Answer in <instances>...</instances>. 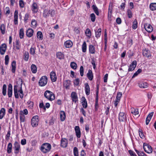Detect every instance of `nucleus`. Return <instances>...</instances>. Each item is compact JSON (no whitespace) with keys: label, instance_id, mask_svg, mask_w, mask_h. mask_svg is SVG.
Returning <instances> with one entry per match:
<instances>
[{"label":"nucleus","instance_id":"6ab92c4d","mask_svg":"<svg viewBox=\"0 0 156 156\" xmlns=\"http://www.w3.org/2000/svg\"><path fill=\"white\" fill-rule=\"evenodd\" d=\"M33 30L31 28H29L26 31V35L28 37H31L33 36Z\"/></svg>","mask_w":156,"mask_h":156},{"label":"nucleus","instance_id":"a18cd8bd","mask_svg":"<svg viewBox=\"0 0 156 156\" xmlns=\"http://www.w3.org/2000/svg\"><path fill=\"white\" fill-rule=\"evenodd\" d=\"M87 49V44L85 41L84 42L82 45V50L83 52H86Z\"/></svg>","mask_w":156,"mask_h":156},{"label":"nucleus","instance_id":"6e6552de","mask_svg":"<svg viewBox=\"0 0 156 156\" xmlns=\"http://www.w3.org/2000/svg\"><path fill=\"white\" fill-rule=\"evenodd\" d=\"M126 115L124 113L120 112L119 113V119L120 121H124L126 120Z\"/></svg>","mask_w":156,"mask_h":156},{"label":"nucleus","instance_id":"bf43d9fd","mask_svg":"<svg viewBox=\"0 0 156 156\" xmlns=\"http://www.w3.org/2000/svg\"><path fill=\"white\" fill-rule=\"evenodd\" d=\"M122 96V93L121 92H119L118 93L116 96V100L119 101Z\"/></svg>","mask_w":156,"mask_h":156},{"label":"nucleus","instance_id":"20e7f679","mask_svg":"<svg viewBox=\"0 0 156 156\" xmlns=\"http://www.w3.org/2000/svg\"><path fill=\"white\" fill-rule=\"evenodd\" d=\"M39 121V117L38 115L33 116L31 120V125L33 127H36L38 125Z\"/></svg>","mask_w":156,"mask_h":156},{"label":"nucleus","instance_id":"72a5a7b5","mask_svg":"<svg viewBox=\"0 0 156 156\" xmlns=\"http://www.w3.org/2000/svg\"><path fill=\"white\" fill-rule=\"evenodd\" d=\"M31 69L33 73H36L37 71L36 66L35 65L32 64L31 66Z\"/></svg>","mask_w":156,"mask_h":156},{"label":"nucleus","instance_id":"1a4fd4ad","mask_svg":"<svg viewBox=\"0 0 156 156\" xmlns=\"http://www.w3.org/2000/svg\"><path fill=\"white\" fill-rule=\"evenodd\" d=\"M145 30L148 32L150 33L153 30V28L152 26L147 23H145L144 25Z\"/></svg>","mask_w":156,"mask_h":156},{"label":"nucleus","instance_id":"423d86ee","mask_svg":"<svg viewBox=\"0 0 156 156\" xmlns=\"http://www.w3.org/2000/svg\"><path fill=\"white\" fill-rule=\"evenodd\" d=\"M13 148L15 150L14 153L15 154H18L19 152V151L20 149V145L19 143L16 141L14 144Z\"/></svg>","mask_w":156,"mask_h":156},{"label":"nucleus","instance_id":"0eeeda50","mask_svg":"<svg viewBox=\"0 0 156 156\" xmlns=\"http://www.w3.org/2000/svg\"><path fill=\"white\" fill-rule=\"evenodd\" d=\"M6 48L7 45L5 44L4 43L2 44L0 47V54L2 55H4L6 51Z\"/></svg>","mask_w":156,"mask_h":156},{"label":"nucleus","instance_id":"0e129e2a","mask_svg":"<svg viewBox=\"0 0 156 156\" xmlns=\"http://www.w3.org/2000/svg\"><path fill=\"white\" fill-rule=\"evenodd\" d=\"M136 153L137 154L138 156H146L145 154L143 152H139L137 150H136Z\"/></svg>","mask_w":156,"mask_h":156},{"label":"nucleus","instance_id":"c756f323","mask_svg":"<svg viewBox=\"0 0 156 156\" xmlns=\"http://www.w3.org/2000/svg\"><path fill=\"white\" fill-rule=\"evenodd\" d=\"M82 100L83 101L82 102V105L83 108H86L87 107V103L86 99L85 98L83 97H82Z\"/></svg>","mask_w":156,"mask_h":156},{"label":"nucleus","instance_id":"4d7b16f0","mask_svg":"<svg viewBox=\"0 0 156 156\" xmlns=\"http://www.w3.org/2000/svg\"><path fill=\"white\" fill-rule=\"evenodd\" d=\"M142 71V70L141 69H138V70H137L136 72L133 75L132 78H133L135 76H136L139 73H140Z\"/></svg>","mask_w":156,"mask_h":156},{"label":"nucleus","instance_id":"774afa93","mask_svg":"<svg viewBox=\"0 0 156 156\" xmlns=\"http://www.w3.org/2000/svg\"><path fill=\"white\" fill-rule=\"evenodd\" d=\"M80 80L78 78L75 79L73 82L74 85L78 86Z\"/></svg>","mask_w":156,"mask_h":156},{"label":"nucleus","instance_id":"79ce46f5","mask_svg":"<svg viewBox=\"0 0 156 156\" xmlns=\"http://www.w3.org/2000/svg\"><path fill=\"white\" fill-rule=\"evenodd\" d=\"M5 26L4 24H2L0 26V30L2 34H4L5 33Z\"/></svg>","mask_w":156,"mask_h":156},{"label":"nucleus","instance_id":"39448f33","mask_svg":"<svg viewBox=\"0 0 156 156\" xmlns=\"http://www.w3.org/2000/svg\"><path fill=\"white\" fill-rule=\"evenodd\" d=\"M143 148L144 151L148 153H151L152 152V149L151 146L148 144L144 143Z\"/></svg>","mask_w":156,"mask_h":156},{"label":"nucleus","instance_id":"5701e85b","mask_svg":"<svg viewBox=\"0 0 156 156\" xmlns=\"http://www.w3.org/2000/svg\"><path fill=\"white\" fill-rule=\"evenodd\" d=\"M131 113L135 115H138L139 113L138 109L132 107L130 109Z\"/></svg>","mask_w":156,"mask_h":156},{"label":"nucleus","instance_id":"7ed1b4c3","mask_svg":"<svg viewBox=\"0 0 156 156\" xmlns=\"http://www.w3.org/2000/svg\"><path fill=\"white\" fill-rule=\"evenodd\" d=\"M48 82V78L46 76H42L39 80L38 84L41 87L45 86L47 84Z\"/></svg>","mask_w":156,"mask_h":156},{"label":"nucleus","instance_id":"b1692460","mask_svg":"<svg viewBox=\"0 0 156 156\" xmlns=\"http://www.w3.org/2000/svg\"><path fill=\"white\" fill-rule=\"evenodd\" d=\"M56 57L59 59H62L64 58V54L61 52H57L56 55Z\"/></svg>","mask_w":156,"mask_h":156},{"label":"nucleus","instance_id":"e433bc0d","mask_svg":"<svg viewBox=\"0 0 156 156\" xmlns=\"http://www.w3.org/2000/svg\"><path fill=\"white\" fill-rule=\"evenodd\" d=\"M101 28L98 29L97 31H95V37L98 38L99 37L101 34Z\"/></svg>","mask_w":156,"mask_h":156},{"label":"nucleus","instance_id":"338daca9","mask_svg":"<svg viewBox=\"0 0 156 156\" xmlns=\"http://www.w3.org/2000/svg\"><path fill=\"white\" fill-rule=\"evenodd\" d=\"M83 70L84 69L83 66H81L80 68V76H83Z\"/></svg>","mask_w":156,"mask_h":156},{"label":"nucleus","instance_id":"4468645a","mask_svg":"<svg viewBox=\"0 0 156 156\" xmlns=\"http://www.w3.org/2000/svg\"><path fill=\"white\" fill-rule=\"evenodd\" d=\"M14 22L15 25L18 24V11L17 10H16L14 13Z\"/></svg>","mask_w":156,"mask_h":156},{"label":"nucleus","instance_id":"8fccbe9b","mask_svg":"<svg viewBox=\"0 0 156 156\" xmlns=\"http://www.w3.org/2000/svg\"><path fill=\"white\" fill-rule=\"evenodd\" d=\"M35 50L36 48L32 46L30 50V54L33 55H34L35 54Z\"/></svg>","mask_w":156,"mask_h":156},{"label":"nucleus","instance_id":"bb28decb","mask_svg":"<svg viewBox=\"0 0 156 156\" xmlns=\"http://www.w3.org/2000/svg\"><path fill=\"white\" fill-rule=\"evenodd\" d=\"M32 10L34 12H36L37 11V5L36 3L34 2L32 5Z\"/></svg>","mask_w":156,"mask_h":156},{"label":"nucleus","instance_id":"e2e57ef3","mask_svg":"<svg viewBox=\"0 0 156 156\" xmlns=\"http://www.w3.org/2000/svg\"><path fill=\"white\" fill-rule=\"evenodd\" d=\"M18 92L19 93H20L19 95L20 98H22L23 97V94L22 88L21 87H20V89L19 90H18Z\"/></svg>","mask_w":156,"mask_h":156},{"label":"nucleus","instance_id":"f704fd0d","mask_svg":"<svg viewBox=\"0 0 156 156\" xmlns=\"http://www.w3.org/2000/svg\"><path fill=\"white\" fill-rule=\"evenodd\" d=\"M14 91L15 98H18L19 96L18 93V90L17 89V87L16 86H14Z\"/></svg>","mask_w":156,"mask_h":156},{"label":"nucleus","instance_id":"49530a36","mask_svg":"<svg viewBox=\"0 0 156 156\" xmlns=\"http://www.w3.org/2000/svg\"><path fill=\"white\" fill-rule=\"evenodd\" d=\"M7 86L6 84L3 85L2 87V94L3 95H6Z\"/></svg>","mask_w":156,"mask_h":156},{"label":"nucleus","instance_id":"dca6fc26","mask_svg":"<svg viewBox=\"0 0 156 156\" xmlns=\"http://www.w3.org/2000/svg\"><path fill=\"white\" fill-rule=\"evenodd\" d=\"M71 97L73 101L76 102L78 101V98L77 96L76 93L73 92L71 93Z\"/></svg>","mask_w":156,"mask_h":156},{"label":"nucleus","instance_id":"f8f14e48","mask_svg":"<svg viewBox=\"0 0 156 156\" xmlns=\"http://www.w3.org/2000/svg\"><path fill=\"white\" fill-rule=\"evenodd\" d=\"M61 146L63 147H66L67 145L68 141L66 138H62L61 141Z\"/></svg>","mask_w":156,"mask_h":156},{"label":"nucleus","instance_id":"c9c22d12","mask_svg":"<svg viewBox=\"0 0 156 156\" xmlns=\"http://www.w3.org/2000/svg\"><path fill=\"white\" fill-rule=\"evenodd\" d=\"M12 144L11 143H9L8 145L7 148V152L9 154L12 152Z\"/></svg>","mask_w":156,"mask_h":156},{"label":"nucleus","instance_id":"052dcab7","mask_svg":"<svg viewBox=\"0 0 156 156\" xmlns=\"http://www.w3.org/2000/svg\"><path fill=\"white\" fill-rule=\"evenodd\" d=\"M70 66L72 68L75 69H76L77 68V65L74 62H71Z\"/></svg>","mask_w":156,"mask_h":156},{"label":"nucleus","instance_id":"cd10ccee","mask_svg":"<svg viewBox=\"0 0 156 156\" xmlns=\"http://www.w3.org/2000/svg\"><path fill=\"white\" fill-rule=\"evenodd\" d=\"M5 109L4 108H2L0 111V119H2L5 115Z\"/></svg>","mask_w":156,"mask_h":156},{"label":"nucleus","instance_id":"5fc2aeb1","mask_svg":"<svg viewBox=\"0 0 156 156\" xmlns=\"http://www.w3.org/2000/svg\"><path fill=\"white\" fill-rule=\"evenodd\" d=\"M49 14L48 12V11L47 9H45L44 11V13L43 16L44 17H47L48 16H49Z\"/></svg>","mask_w":156,"mask_h":156},{"label":"nucleus","instance_id":"de8ad7c7","mask_svg":"<svg viewBox=\"0 0 156 156\" xmlns=\"http://www.w3.org/2000/svg\"><path fill=\"white\" fill-rule=\"evenodd\" d=\"M37 38H39L40 40H42L43 39V35L41 31H38L37 32Z\"/></svg>","mask_w":156,"mask_h":156},{"label":"nucleus","instance_id":"9b49d317","mask_svg":"<svg viewBox=\"0 0 156 156\" xmlns=\"http://www.w3.org/2000/svg\"><path fill=\"white\" fill-rule=\"evenodd\" d=\"M76 135L77 138H79L80 137L81 132L79 127L78 126H76L75 127Z\"/></svg>","mask_w":156,"mask_h":156},{"label":"nucleus","instance_id":"c03bdc74","mask_svg":"<svg viewBox=\"0 0 156 156\" xmlns=\"http://www.w3.org/2000/svg\"><path fill=\"white\" fill-rule=\"evenodd\" d=\"M24 34V30L23 28H22L20 30L19 33L20 37L21 39L23 38Z\"/></svg>","mask_w":156,"mask_h":156},{"label":"nucleus","instance_id":"f03ea898","mask_svg":"<svg viewBox=\"0 0 156 156\" xmlns=\"http://www.w3.org/2000/svg\"><path fill=\"white\" fill-rule=\"evenodd\" d=\"M44 95L47 99L51 101L53 100L55 98V96L53 93L49 90L46 91Z\"/></svg>","mask_w":156,"mask_h":156},{"label":"nucleus","instance_id":"a211bd4d","mask_svg":"<svg viewBox=\"0 0 156 156\" xmlns=\"http://www.w3.org/2000/svg\"><path fill=\"white\" fill-rule=\"evenodd\" d=\"M64 45L66 48H71L72 46L73 43L71 41L68 40L65 42Z\"/></svg>","mask_w":156,"mask_h":156},{"label":"nucleus","instance_id":"412c9836","mask_svg":"<svg viewBox=\"0 0 156 156\" xmlns=\"http://www.w3.org/2000/svg\"><path fill=\"white\" fill-rule=\"evenodd\" d=\"M85 91L86 94L87 95H88L90 94V87L87 83L85 84Z\"/></svg>","mask_w":156,"mask_h":156},{"label":"nucleus","instance_id":"c85d7f7f","mask_svg":"<svg viewBox=\"0 0 156 156\" xmlns=\"http://www.w3.org/2000/svg\"><path fill=\"white\" fill-rule=\"evenodd\" d=\"M12 72L13 73H15L16 69V62L13 61L11 64Z\"/></svg>","mask_w":156,"mask_h":156},{"label":"nucleus","instance_id":"13d9d810","mask_svg":"<svg viewBox=\"0 0 156 156\" xmlns=\"http://www.w3.org/2000/svg\"><path fill=\"white\" fill-rule=\"evenodd\" d=\"M24 59L25 61H27L29 58V53L27 52L25 53L24 55Z\"/></svg>","mask_w":156,"mask_h":156},{"label":"nucleus","instance_id":"3c124183","mask_svg":"<svg viewBox=\"0 0 156 156\" xmlns=\"http://www.w3.org/2000/svg\"><path fill=\"white\" fill-rule=\"evenodd\" d=\"M139 136L141 138L143 139L145 138V136L143 133L142 129H139Z\"/></svg>","mask_w":156,"mask_h":156},{"label":"nucleus","instance_id":"680f3d73","mask_svg":"<svg viewBox=\"0 0 156 156\" xmlns=\"http://www.w3.org/2000/svg\"><path fill=\"white\" fill-rule=\"evenodd\" d=\"M48 11L49 14L51 16H53L55 14V11L53 9H50Z\"/></svg>","mask_w":156,"mask_h":156},{"label":"nucleus","instance_id":"393cba45","mask_svg":"<svg viewBox=\"0 0 156 156\" xmlns=\"http://www.w3.org/2000/svg\"><path fill=\"white\" fill-rule=\"evenodd\" d=\"M60 118L62 121H63L66 118V115L65 112L61 111L60 112Z\"/></svg>","mask_w":156,"mask_h":156},{"label":"nucleus","instance_id":"69168bd1","mask_svg":"<svg viewBox=\"0 0 156 156\" xmlns=\"http://www.w3.org/2000/svg\"><path fill=\"white\" fill-rule=\"evenodd\" d=\"M90 17L91 21L94 22L95 21V16L94 13H92L90 14Z\"/></svg>","mask_w":156,"mask_h":156},{"label":"nucleus","instance_id":"f3484780","mask_svg":"<svg viewBox=\"0 0 156 156\" xmlns=\"http://www.w3.org/2000/svg\"><path fill=\"white\" fill-rule=\"evenodd\" d=\"M12 86L11 84L10 83L8 85V94L9 97L12 96Z\"/></svg>","mask_w":156,"mask_h":156},{"label":"nucleus","instance_id":"ea45409f","mask_svg":"<svg viewBox=\"0 0 156 156\" xmlns=\"http://www.w3.org/2000/svg\"><path fill=\"white\" fill-rule=\"evenodd\" d=\"M92 8L94 12L98 16L99 15V12L98 11V9L97 7L95 5H92Z\"/></svg>","mask_w":156,"mask_h":156},{"label":"nucleus","instance_id":"a19ab883","mask_svg":"<svg viewBox=\"0 0 156 156\" xmlns=\"http://www.w3.org/2000/svg\"><path fill=\"white\" fill-rule=\"evenodd\" d=\"M15 47L17 50H19L20 49V44L19 40H16Z\"/></svg>","mask_w":156,"mask_h":156},{"label":"nucleus","instance_id":"4c0bfd02","mask_svg":"<svg viewBox=\"0 0 156 156\" xmlns=\"http://www.w3.org/2000/svg\"><path fill=\"white\" fill-rule=\"evenodd\" d=\"M85 34L89 38H90L91 34L90 29L88 28L85 31Z\"/></svg>","mask_w":156,"mask_h":156},{"label":"nucleus","instance_id":"864d4df0","mask_svg":"<svg viewBox=\"0 0 156 156\" xmlns=\"http://www.w3.org/2000/svg\"><path fill=\"white\" fill-rule=\"evenodd\" d=\"M27 104L29 108H33L34 105V103L33 102L29 100L27 102Z\"/></svg>","mask_w":156,"mask_h":156},{"label":"nucleus","instance_id":"37998d69","mask_svg":"<svg viewBox=\"0 0 156 156\" xmlns=\"http://www.w3.org/2000/svg\"><path fill=\"white\" fill-rule=\"evenodd\" d=\"M37 22L35 20H32L31 24V27L33 28H36L37 26Z\"/></svg>","mask_w":156,"mask_h":156},{"label":"nucleus","instance_id":"2eb2a0df","mask_svg":"<svg viewBox=\"0 0 156 156\" xmlns=\"http://www.w3.org/2000/svg\"><path fill=\"white\" fill-rule=\"evenodd\" d=\"M50 77L52 81L53 82H55L57 80V76L55 73L54 72L52 71L50 74Z\"/></svg>","mask_w":156,"mask_h":156},{"label":"nucleus","instance_id":"603ef678","mask_svg":"<svg viewBox=\"0 0 156 156\" xmlns=\"http://www.w3.org/2000/svg\"><path fill=\"white\" fill-rule=\"evenodd\" d=\"M137 27V23L136 20H135L133 22L132 28L134 29H136Z\"/></svg>","mask_w":156,"mask_h":156},{"label":"nucleus","instance_id":"a878e982","mask_svg":"<svg viewBox=\"0 0 156 156\" xmlns=\"http://www.w3.org/2000/svg\"><path fill=\"white\" fill-rule=\"evenodd\" d=\"M112 5H111V7H110V4L109 5V7L108 9V20H110L112 14Z\"/></svg>","mask_w":156,"mask_h":156},{"label":"nucleus","instance_id":"aec40b11","mask_svg":"<svg viewBox=\"0 0 156 156\" xmlns=\"http://www.w3.org/2000/svg\"><path fill=\"white\" fill-rule=\"evenodd\" d=\"M87 76L88 79L90 80H92L93 78V75L92 72V71L89 69L88 72L87 74Z\"/></svg>","mask_w":156,"mask_h":156},{"label":"nucleus","instance_id":"7c9ffc66","mask_svg":"<svg viewBox=\"0 0 156 156\" xmlns=\"http://www.w3.org/2000/svg\"><path fill=\"white\" fill-rule=\"evenodd\" d=\"M89 52L92 54H94L95 53V48L93 45H89Z\"/></svg>","mask_w":156,"mask_h":156},{"label":"nucleus","instance_id":"ddd939ff","mask_svg":"<svg viewBox=\"0 0 156 156\" xmlns=\"http://www.w3.org/2000/svg\"><path fill=\"white\" fill-rule=\"evenodd\" d=\"M143 54L144 56L147 57L148 58H149L151 56L150 51L147 49H145L143 51Z\"/></svg>","mask_w":156,"mask_h":156},{"label":"nucleus","instance_id":"09e8293b","mask_svg":"<svg viewBox=\"0 0 156 156\" xmlns=\"http://www.w3.org/2000/svg\"><path fill=\"white\" fill-rule=\"evenodd\" d=\"M73 154L74 156H79L78 149L76 147L74 148Z\"/></svg>","mask_w":156,"mask_h":156},{"label":"nucleus","instance_id":"2f4dec72","mask_svg":"<svg viewBox=\"0 0 156 156\" xmlns=\"http://www.w3.org/2000/svg\"><path fill=\"white\" fill-rule=\"evenodd\" d=\"M150 9L152 11L156 10V3H152L150 5Z\"/></svg>","mask_w":156,"mask_h":156},{"label":"nucleus","instance_id":"9d476101","mask_svg":"<svg viewBox=\"0 0 156 156\" xmlns=\"http://www.w3.org/2000/svg\"><path fill=\"white\" fill-rule=\"evenodd\" d=\"M136 61L135 60L133 61L132 63L130 65L128 71H130L134 70L136 67Z\"/></svg>","mask_w":156,"mask_h":156},{"label":"nucleus","instance_id":"473e14b6","mask_svg":"<svg viewBox=\"0 0 156 156\" xmlns=\"http://www.w3.org/2000/svg\"><path fill=\"white\" fill-rule=\"evenodd\" d=\"M70 85V81L69 80H66L64 83V86L66 89H68Z\"/></svg>","mask_w":156,"mask_h":156},{"label":"nucleus","instance_id":"58836bf2","mask_svg":"<svg viewBox=\"0 0 156 156\" xmlns=\"http://www.w3.org/2000/svg\"><path fill=\"white\" fill-rule=\"evenodd\" d=\"M30 18V15L27 13H26L24 17V21L25 23H27Z\"/></svg>","mask_w":156,"mask_h":156},{"label":"nucleus","instance_id":"4be33fe9","mask_svg":"<svg viewBox=\"0 0 156 156\" xmlns=\"http://www.w3.org/2000/svg\"><path fill=\"white\" fill-rule=\"evenodd\" d=\"M138 84L140 88H145L148 87L147 83L146 82H140Z\"/></svg>","mask_w":156,"mask_h":156},{"label":"nucleus","instance_id":"f257e3e1","mask_svg":"<svg viewBox=\"0 0 156 156\" xmlns=\"http://www.w3.org/2000/svg\"><path fill=\"white\" fill-rule=\"evenodd\" d=\"M51 148V146L48 143H44L41 146L40 150L44 153H46L49 152Z\"/></svg>","mask_w":156,"mask_h":156},{"label":"nucleus","instance_id":"6e6d98bb","mask_svg":"<svg viewBox=\"0 0 156 156\" xmlns=\"http://www.w3.org/2000/svg\"><path fill=\"white\" fill-rule=\"evenodd\" d=\"M20 120L21 122H24L25 121V117L24 115L20 113Z\"/></svg>","mask_w":156,"mask_h":156}]
</instances>
